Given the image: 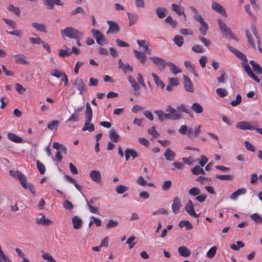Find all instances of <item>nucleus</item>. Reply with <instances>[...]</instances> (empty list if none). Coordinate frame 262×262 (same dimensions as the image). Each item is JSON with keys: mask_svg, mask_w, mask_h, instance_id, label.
I'll return each instance as SVG.
<instances>
[{"mask_svg": "<svg viewBox=\"0 0 262 262\" xmlns=\"http://www.w3.org/2000/svg\"><path fill=\"white\" fill-rule=\"evenodd\" d=\"M191 109L196 114H201L203 112V106L197 102H194L192 104Z\"/></svg>", "mask_w": 262, "mask_h": 262, "instance_id": "nucleus-29", "label": "nucleus"}, {"mask_svg": "<svg viewBox=\"0 0 262 262\" xmlns=\"http://www.w3.org/2000/svg\"><path fill=\"white\" fill-rule=\"evenodd\" d=\"M184 66L187 70L190 72H193L194 71V67L190 61L187 60L185 61Z\"/></svg>", "mask_w": 262, "mask_h": 262, "instance_id": "nucleus-61", "label": "nucleus"}, {"mask_svg": "<svg viewBox=\"0 0 262 262\" xmlns=\"http://www.w3.org/2000/svg\"><path fill=\"white\" fill-rule=\"evenodd\" d=\"M251 31L253 33V34L255 36V37H256V38L257 40V43H258V50L260 53H262V48H261L260 47V37L258 34V33H257V31L256 30V27L255 26H254V25L252 26Z\"/></svg>", "mask_w": 262, "mask_h": 262, "instance_id": "nucleus-30", "label": "nucleus"}, {"mask_svg": "<svg viewBox=\"0 0 262 262\" xmlns=\"http://www.w3.org/2000/svg\"><path fill=\"white\" fill-rule=\"evenodd\" d=\"M51 74L52 76L57 78H62V77L64 75L65 73L59 71L58 69H55L51 71Z\"/></svg>", "mask_w": 262, "mask_h": 262, "instance_id": "nucleus-42", "label": "nucleus"}, {"mask_svg": "<svg viewBox=\"0 0 262 262\" xmlns=\"http://www.w3.org/2000/svg\"><path fill=\"white\" fill-rule=\"evenodd\" d=\"M92 33L99 45H102L103 42H106L107 39L103 35L100 33L99 30L92 29Z\"/></svg>", "mask_w": 262, "mask_h": 262, "instance_id": "nucleus-10", "label": "nucleus"}, {"mask_svg": "<svg viewBox=\"0 0 262 262\" xmlns=\"http://www.w3.org/2000/svg\"><path fill=\"white\" fill-rule=\"evenodd\" d=\"M73 88L76 90V93L82 94L86 92V89L81 78H77L73 82Z\"/></svg>", "mask_w": 262, "mask_h": 262, "instance_id": "nucleus-6", "label": "nucleus"}, {"mask_svg": "<svg viewBox=\"0 0 262 262\" xmlns=\"http://www.w3.org/2000/svg\"><path fill=\"white\" fill-rule=\"evenodd\" d=\"M8 138L15 143H20L23 142L22 138L17 136L14 133H9L8 134Z\"/></svg>", "mask_w": 262, "mask_h": 262, "instance_id": "nucleus-25", "label": "nucleus"}, {"mask_svg": "<svg viewBox=\"0 0 262 262\" xmlns=\"http://www.w3.org/2000/svg\"><path fill=\"white\" fill-rule=\"evenodd\" d=\"M90 177L93 182L97 184L101 183V174L99 171L93 170L90 173Z\"/></svg>", "mask_w": 262, "mask_h": 262, "instance_id": "nucleus-13", "label": "nucleus"}, {"mask_svg": "<svg viewBox=\"0 0 262 262\" xmlns=\"http://www.w3.org/2000/svg\"><path fill=\"white\" fill-rule=\"evenodd\" d=\"M200 125L195 126L193 128H188L187 136L190 139H194L196 138L201 132Z\"/></svg>", "mask_w": 262, "mask_h": 262, "instance_id": "nucleus-9", "label": "nucleus"}, {"mask_svg": "<svg viewBox=\"0 0 262 262\" xmlns=\"http://www.w3.org/2000/svg\"><path fill=\"white\" fill-rule=\"evenodd\" d=\"M92 118L85 119L84 124L82 128V130L83 132L89 131L92 132L95 129V127L93 124L91 123Z\"/></svg>", "mask_w": 262, "mask_h": 262, "instance_id": "nucleus-18", "label": "nucleus"}, {"mask_svg": "<svg viewBox=\"0 0 262 262\" xmlns=\"http://www.w3.org/2000/svg\"><path fill=\"white\" fill-rule=\"evenodd\" d=\"M178 252L180 255L183 257H188L190 255V251L185 246L178 248Z\"/></svg>", "mask_w": 262, "mask_h": 262, "instance_id": "nucleus-27", "label": "nucleus"}, {"mask_svg": "<svg viewBox=\"0 0 262 262\" xmlns=\"http://www.w3.org/2000/svg\"><path fill=\"white\" fill-rule=\"evenodd\" d=\"M85 119L92 118V111L90 105L86 103V111L85 113Z\"/></svg>", "mask_w": 262, "mask_h": 262, "instance_id": "nucleus-57", "label": "nucleus"}, {"mask_svg": "<svg viewBox=\"0 0 262 262\" xmlns=\"http://www.w3.org/2000/svg\"><path fill=\"white\" fill-rule=\"evenodd\" d=\"M177 108L182 112L185 113L191 116L192 113L191 111L184 104H181L177 106Z\"/></svg>", "mask_w": 262, "mask_h": 262, "instance_id": "nucleus-50", "label": "nucleus"}, {"mask_svg": "<svg viewBox=\"0 0 262 262\" xmlns=\"http://www.w3.org/2000/svg\"><path fill=\"white\" fill-rule=\"evenodd\" d=\"M73 228L75 229H80L82 225V220L77 216H74L72 219Z\"/></svg>", "mask_w": 262, "mask_h": 262, "instance_id": "nucleus-21", "label": "nucleus"}, {"mask_svg": "<svg viewBox=\"0 0 262 262\" xmlns=\"http://www.w3.org/2000/svg\"><path fill=\"white\" fill-rule=\"evenodd\" d=\"M166 66H168L170 71L173 74L176 75L182 72V71L176 65H175L173 63L171 62H167Z\"/></svg>", "mask_w": 262, "mask_h": 262, "instance_id": "nucleus-28", "label": "nucleus"}, {"mask_svg": "<svg viewBox=\"0 0 262 262\" xmlns=\"http://www.w3.org/2000/svg\"><path fill=\"white\" fill-rule=\"evenodd\" d=\"M118 225V221L117 220L111 219L109 220L105 226L106 229H110L111 228H115Z\"/></svg>", "mask_w": 262, "mask_h": 262, "instance_id": "nucleus-38", "label": "nucleus"}, {"mask_svg": "<svg viewBox=\"0 0 262 262\" xmlns=\"http://www.w3.org/2000/svg\"><path fill=\"white\" fill-rule=\"evenodd\" d=\"M166 111H168L171 114L172 116L177 115L178 116V120L181 118V114L177 111L175 108L170 106H168L166 108Z\"/></svg>", "mask_w": 262, "mask_h": 262, "instance_id": "nucleus-46", "label": "nucleus"}, {"mask_svg": "<svg viewBox=\"0 0 262 262\" xmlns=\"http://www.w3.org/2000/svg\"><path fill=\"white\" fill-rule=\"evenodd\" d=\"M65 178L69 182L73 183L78 190H81L82 187L77 183L75 179H74L71 176L68 175H66Z\"/></svg>", "mask_w": 262, "mask_h": 262, "instance_id": "nucleus-39", "label": "nucleus"}, {"mask_svg": "<svg viewBox=\"0 0 262 262\" xmlns=\"http://www.w3.org/2000/svg\"><path fill=\"white\" fill-rule=\"evenodd\" d=\"M173 41L178 47H180L184 43V38L182 36L177 35L174 37Z\"/></svg>", "mask_w": 262, "mask_h": 262, "instance_id": "nucleus-44", "label": "nucleus"}, {"mask_svg": "<svg viewBox=\"0 0 262 262\" xmlns=\"http://www.w3.org/2000/svg\"><path fill=\"white\" fill-rule=\"evenodd\" d=\"M247 189L245 188H242L233 192L230 196V199L235 200L239 195L246 193Z\"/></svg>", "mask_w": 262, "mask_h": 262, "instance_id": "nucleus-26", "label": "nucleus"}, {"mask_svg": "<svg viewBox=\"0 0 262 262\" xmlns=\"http://www.w3.org/2000/svg\"><path fill=\"white\" fill-rule=\"evenodd\" d=\"M184 85L186 91L192 92L193 91L192 83L190 79L186 75H183Z\"/></svg>", "mask_w": 262, "mask_h": 262, "instance_id": "nucleus-19", "label": "nucleus"}, {"mask_svg": "<svg viewBox=\"0 0 262 262\" xmlns=\"http://www.w3.org/2000/svg\"><path fill=\"white\" fill-rule=\"evenodd\" d=\"M188 193L191 196H197L200 194V190L198 188L193 187L189 190Z\"/></svg>", "mask_w": 262, "mask_h": 262, "instance_id": "nucleus-60", "label": "nucleus"}, {"mask_svg": "<svg viewBox=\"0 0 262 262\" xmlns=\"http://www.w3.org/2000/svg\"><path fill=\"white\" fill-rule=\"evenodd\" d=\"M229 50L233 53L237 58L243 60L245 62H247V59L246 56L241 51L234 48L231 46H228Z\"/></svg>", "mask_w": 262, "mask_h": 262, "instance_id": "nucleus-15", "label": "nucleus"}, {"mask_svg": "<svg viewBox=\"0 0 262 262\" xmlns=\"http://www.w3.org/2000/svg\"><path fill=\"white\" fill-rule=\"evenodd\" d=\"M192 50L194 52L198 53H202L204 52V49L202 47V46L200 45H194L192 48Z\"/></svg>", "mask_w": 262, "mask_h": 262, "instance_id": "nucleus-62", "label": "nucleus"}, {"mask_svg": "<svg viewBox=\"0 0 262 262\" xmlns=\"http://www.w3.org/2000/svg\"><path fill=\"white\" fill-rule=\"evenodd\" d=\"M193 18L201 24L199 30L201 34L205 35L209 28L208 24L204 21L203 18L201 15H195L193 16Z\"/></svg>", "mask_w": 262, "mask_h": 262, "instance_id": "nucleus-5", "label": "nucleus"}, {"mask_svg": "<svg viewBox=\"0 0 262 262\" xmlns=\"http://www.w3.org/2000/svg\"><path fill=\"white\" fill-rule=\"evenodd\" d=\"M165 21L171 25L173 28H176L177 26V21L173 20L171 16H168L165 19Z\"/></svg>", "mask_w": 262, "mask_h": 262, "instance_id": "nucleus-52", "label": "nucleus"}, {"mask_svg": "<svg viewBox=\"0 0 262 262\" xmlns=\"http://www.w3.org/2000/svg\"><path fill=\"white\" fill-rule=\"evenodd\" d=\"M37 167L38 171L40 173V174H43L46 171V168L45 165L40 162L39 161H37Z\"/></svg>", "mask_w": 262, "mask_h": 262, "instance_id": "nucleus-63", "label": "nucleus"}, {"mask_svg": "<svg viewBox=\"0 0 262 262\" xmlns=\"http://www.w3.org/2000/svg\"><path fill=\"white\" fill-rule=\"evenodd\" d=\"M9 174L15 179L18 180L21 186L26 189L30 191L32 194L35 195V189L33 185L28 183L26 177L18 170H10L9 171Z\"/></svg>", "mask_w": 262, "mask_h": 262, "instance_id": "nucleus-1", "label": "nucleus"}, {"mask_svg": "<svg viewBox=\"0 0 262 262\" xmlns=\"http://www.w3.org/2000/svg\"><path fill=\"white\" fill-rule=\"evenodd\" d=\"M250 64L252 66L253 70L258 74H262V68L254 60H250Z\"/></svg>", "mask_w": 262, "mask_h": 262, "instance_id": "nucleus-35", "label": "nucleus"}, {"mask_svg": "<svg viewBox=\"0 0 262 262\" xmlns=\"http://www.w3.org/2000/svg\"><path fill=\"white\" fill-rule=\"evenodd\" d=\"M257 124L256 122H250L248 121H242L237 123L236 124V127L242 130H256L257 132L258 129H261L260 128L257 127Z\"/></svg>", "mask_w": 262, "mask_h": 262, "instance_id": "nucleus-4", "label": "nucleus"}, {"mask_svg": "<svg viewBox=\"0 0 262 262\" xmlns=\"http://www.w3.org/2000/svg\"><path fill=\"white\" fill-rule=\"evenodd\" d=\"M215 178L219 180H223V181H230L233 179V177L232 175H220L216 174Z\"/></svg>", "mask_w": 262, "mask_h": 262, "instance_id": "nucleus-49", "label": "nucleus"}, {"mask_svg": "<svg viewBox=\"0 0 262 262\" xmlns=\"http://www.w3.org/2000/svg\"><path fill=\"white\" fill-rule=\"evenodd\" d=\"M167 10L164 7H158L156 10V12L159 18H163L166 15Z\"/></svg>", "mask_w": 262, "mask_h": 262, "instance_id": "nucleus-36", "label": "nucleus"}, {"mask_svg": "<svg viewBox=\"0 0 262 262\" xmlns=\"http://www.w3.org/2000/svg\"><path fill=\"white\" fill-rule=\"evenodd\" d=\"M60 121L58 120H53L48 124V128L51 131L56 130L59 126Z\"/></svg>", "mask_w": 262, "mask_h": 262, "instance_id": "nucleus-31", "label": "nucleus"}, {"mask_svg": "<svg viewBox=\"0 0 262 262\" xmlns=\"http://www.w3.org/2000/svg\"><path fill=\"white\" fill-rule=\"evenodd\" d=\"M44 4L47 7L48 9H53L54 5L63 6V3L60 0H44Z\"/></svg>", "mask_w": 262, "mask_h": 262, "instance_id": "nucleus-17", "label": "nucleus"}, {"mask_svg": "<svg viewBox=\"0 0 262 262\" xmlns=\"http://www.w3.org/2000/svg\"><path fill=\"white\" fill-rule=\"evenodd\" d=\"M164 156L166 160L172 161L174 160L176 154L170 148H168L166 149Z\"/></svg>", "mask_w": 262, "mask_h": 262, "instance_id": "nucleus-22", "label": "nucleus"}, {"mask_svg": "<svg viewBox=\"0 0 262 262\" xmlns=\"http://www.w3.org/2000/svg\"><path fill=\"white\" fill-rule=\"evenodd\" d=\"M61 35L71 39L80 40L83 37V33L72 27H67L60 30Z\"/></svg>", "mask_w": 262, "mask_h": 262, "instance_id": "nucleus-2", "label": "nucleus"}, {"mask_svg": "<svg viewBox=\"0 0 262 262\" xmlns=\"http://www.w3.org/2000/svg\"><path fill=\"white\" fill-rule=\"evenodd\" d=\"M8 9L13 12L17 16L20 15V10L18 7H15L13 4H10L8 7Z\"/></svg>", "mask_w": 262, "mask_h": 262, "instance_id": "nucleus-48", "label": "nucleus"}, {"mask_svg": "<svg viewBox=\"0 0 262 262\" xmlns=\"http://www.w3.org/2000/svg\"><path fill=\"white\" fill-rule=\"evenodd\" d=\"M147 132L154 138H156L159 136V134L155 129L154 126H152L151 128L148 129Z\"/></svg>", "mask_w": 262, "mask_h": 262, "instance_id": "nucleus-59", "label": "nucleus"}, {"mask_svg": "<svg viewBox=\"0 0 262 262\" xmlns=\"http://www.w3.org/2000/svg\"><path fill=\"white\" fill-rule=\"evenodd\" d=\"M109 137L113 141L117 142L119 135L115 129H111L109 132Z\"/></svg>", "mask_w": 262, "mask_h": 262, "instance_id": "nucleus-34", "label": "nucleus"}, {"mask_svg": "<svg viewBox=\"0 0 262 262\" xmlns=\"http://www.w3.org/2000/svg\"><path fill=\"white\" fill-rule=\"evenodd\" d=\"M151 76L157 85L163 89L165 86L164 83L159 79V77L155 73H152Z\"/></svg>", "mask_w": 262, "mask_h": 262, "instance_id": "nucleus-43", "label": "nucleus"}, {"mask_svg": "<svg viewBox=\"0 0 262 262\" xmlns=\"http://www.w3.org/2000/svg\"><path fill=\"white\" fill-rule=\"evenodd\" d=\"M171 9L179 15H182V14L183 13V11H184V8L183 7L176 4H172L171 5Z\"/></svg>", "mask_w": 262, "mask_h": 262, "instance_id": "nucleus-32", "label": "nucleus"}, {"mask_svg": "<svg viewBox=\"0 0 262 262\" xmlns=\"http://www.w3.org/2000/svg\"><path fill=\"white\" fill-rule=\"evenodd\" d=\"M79 13H81L83 15L85 14L84 10L82 7H79L76 8L75 9L72 10L70 14L71 15H75Z\"/></svg>", "mask_w": 262, "mask_h": 262, "instance_id": "nucleus-55", "label": "nucleus"}, {"mask_svg": "<svg viewBox=\"0 0 262 262\" xmlns=\"http://www.w3.org/2000/svg\"><path fill=\"white\" fill-rule=\"evenodd\" d=\"M242 66L244 67L245 72L249 77L250 76V75L253 74V72H252L251 68L250 67L249 65L247 63V62H243Z\"/></svg>", "mask_w": 262, "mask_h": 262, "instance_id": "nucleus-58", "label": "nucleus"}, {"mask_svg": "<svg viewBox=\"0 0 262 262\" xmlns=\"http://www.w3.org/2000/svg\"><path fill=\"white\" fill-rule=\"evenodd\" d=\"M192 173L194 175H198L199 174H205V172L204 170L200 166L196 165L191 169Z\"/></svg>", "mask_w": 262, "mask_h": 262, "instance_id": "nucleus-40", "label": "nucleus"}, {"mask_svg": "<svg viewBox=\"0 0 262 262\" xmlns=\"http://www.w3.org/2000/svg\"><path fill=\"white\" fill-rule=\"evenodd\" d=\"M246 34L247 37L248 43L254 49H256L255 45L253 40V38L249 30H247L246 31Z\"/></svg>", "mask_w": 262, "mask_h": 262, "instance_id": "nucleus-51", "label": "nucleus"}, {"mask_svg": "<svg viewBox=\"0 0 262 262\" xmlns=\"http://www.w3.org/2000/svg\"><path fill=\"white\" fill-rule=\"evenodd\" d=\"M118 69L125 74L131 71V66L127 62L124 63L121 59H118Z\"/></svg>", "mask_w": 262, "mask_h": 262, "instance_id": "nucleus-14", "label": "nucleus"}, {"mask_svg": "<svg viewBox=\"0 0 262 262\" xmlns=\"http://www.w3.org/2000/svg\"><path fill=\"white\" fill-rule=\"evenodd\" d=\"M179 226L181 228L185 227L186 230H190L193 228L192 225L188 221H181L179 223Z\"/></svg>", "mask_w": 262, "mask_h": 262, "instance_id": "nucleus-37", "label": "nucleus"}, {"mask_svg": "<svg viewBox=\"0 0 262 262\" xmlns=\"http://www.w3.org/2000/svg\"><path fill=\"white\" fill-rule=\"evenodd\" d=\"M212 9L216 11L217 12L222 14H225L226 12L225 9L223 8V7L220 4L215 2H213L212 3Z\"/></svg>", "mask_w": 262, "mask_h": 262, "instance_id": "nucleus-23", "label": "nucleus"}, {"mask_svg": "<svg viewBox=\"0 0 262 262\" xmlns=\"http://www.w3.org/2000/svg\"><path fill=\"white\" fill-rule=\"evenodd\" d=\"M137 43L140 48H143V50L146 52L148 50V43L145 40H138Z\"/></svg>", "mask_w": 262, "mask_h": 262, "instance_id": "nucleus-45", "label": "nucleus"}, {"mask_svg": "<svg viewBox=\"0 0 262 262\" xmlns=\"http://www.w3.org/2000/svg\"><path fill=\"white\" fill-rule=\"evenodd\" d=\"M216 93L220 97H224L227 95V92L222 88H219L216 90Z\"/></svg>", "mask_w": 262, "mask_h": 262, "instance_id": "nucleus-64", "label": "nucleus"}, {"mask_svg": "<svg viewBox=\"0 0 262 262\" xmlns=\"http://www.w3.org/2000/svg\"><path fill=\"white\" fill-rule=\"evenodd\" d=\"M42 257L43 259H44L45 260H47V261L56 262V261L54 259V258L49 253L42 252Z\"/></svg>", "mask_w": 262, "mask_h": 262, "instance_id": "nucleus-54", "label": "nucleus"}, {"mask_svg": "<svg viewBox=\"0 0 262 262\" xmlns=\"http://www.w3.org/2000/svg\"><path fill=\"white\" fill-rule=\"evenodd\" d=\"M216 250L217 248L215 246L211 248L206 253L207 257L210 258L213 257L216 253Z\"/></svg>", "mask_w": 262, "mask_h": 262, "instance_id": "nucleus-56", "label": "nucleus"}, {"mask_svg": "<svg viewBox=\"0 0 262 262\" xmlns=\"http://www.w3.org/2000/svg\"><path fill=\"white\" fill-rule=\"evenodd\" d=\"M79 115L78 113L75 112L66 120L67 124L76 122L79 121Z\"/></svg>", "mask_w": 262, "mask_h": 262, "instance_id": "nucleus-33", "label": "nucleus"}, {"mask_svg": "<svg viewBox=\"0 0 262 262\" xmlns=\"http://www.w3.org/2000/svg\"><path fill=\"white\" fill-rule=\"evenodd\" d=\"M32 26L38 31L43 32H46V30L45 26L43 24H38V23L34 22L32 23Z\"/></svg>", "mask_w": 262, "mask_h": 262, "instance_id": "nucleus-47", "label": "nucleus"}, {"mask_svg": "<svg viewBox=\"0 0 262 262\" xmlns=\"http://www.w3.org/2000/svg\"><path fill=\"white\" fill-rule=\"evenodd\" d=\"M107 24L109 26V29L107 31V34L109 33L117 34L119 32L120 27L117 23L114 21L108 20Z\"/></svg>", "mask_w": 262, "mask_h": 262, "instance_id": "nucleus-12", "label": "nucleus"}, {"mask_svg": "<svg viewBox=\"0 0 262 262\" xmlns=\"http://www.w3.org/2000/svg\"><path fill=\"white\" fill-rule=\"evenodd\" d=\"M218 25L220 30L225 36H228L230 38L236 39V37L232 32L230 28L227 27L225 23L221 19L219 18L217 19Z\"/></svg>", "mask_w": 262, "mask_h": 262, "instance_id": "nucleus-3", "label": "nucleus"}, {"mask_svg": "<svg viewBox=\"0 0 262 262\" xmlns=\"http://www.w3.org/2000/svg\"><path fill=\"white\" fill-rule=\"evenodd\" d=\"M185 209L186 211L191 216H193L196 218L199 217L200 216V213H195L194 209V205L193 204L192 201L191 200L188 201L185 207Z\"/></svg>", "mask_w": 262, "mask_h": 262, "instance_id": "nucleus-11", "label": "nucleus"}, {"mask_svg": "<svg viewBox=\"0 0 262 262\" xmlns=\"http://www.w3.org/2000/svg\"><path fill=\"white\" fill-rule=\"evenodd\" d=\"M182 207L181 201L179 197L176 196L174 198L171 205L172 211L174 214L178 212L179 210Z\"/></svg>", "mask_w": 262, "mask_h": 262, "instance_id": "nucleus-16", "label": "nucleus"}, {"mask_svg": "<svg viewBox=\"0 0 262 262\" xmlns=\"http://www.w3.org/2000/svg\"><path fill=\"white\" fill-rule=\"evenodd\" d=\"M133 52L136 57L141 63L143 64L145 63L147 58L146 56L143 52H139L135 50L133 51Z\"/></svg>", "mask_w": 262, "mask_h": 262, "instance_id": "nucleus-20", "label": "nucleus"}, {"mask_svg": "<svg viewBox=\"0 0 262 262\" xmlns=\"http://www.w3.org/2000/svg\"><path fill=\"white\" fill-rule=\"evenodd\" d=\"M36 223L39 225L49 226L53 224V222L51 219L46 217L45 215L40 213L35 219Z\"/></svg>", "mask_w": 262, "mask_h": 262, "instance_id": "nucleus-7", "label": "nucleus"}, {"mask_svg": "<svg viewBox=\"0 0 262 262\" xmlns=\"http://www.w3.org/2000/svg\"><path fill=\"white\" fill-rule=\"evenodd\" d=\"M65 48H67V50H62L59 49L58 50V55L61 57H64L66 56H70L71 54V52L70 51V49L68 48L65 45Z\"/></svg>", "mask_w": 262, "mask_h": 262, "instance_id": "nucleus-41", "label": "nucleus"}, {"mask_svg": "<svg viewBox=\"0 0 262 262\" xmlns=\"http://www.w3.org/2000/svg\"><path fill=\"white\" fill-rule=\"evenodd\" d=\"M250 217L256 223H262V217L258 213H253L251 215Z\"/></svg>", "mask_w": 262, "mask_h": 262, "instance_id": "nucleus-53", "label": "nucleus"}, {"mask_svg": "<svg viewBox=\"0 0 262 262\" xmlns=\"http://www.w3.org/2000/svg\"><path fill=\"white\" fill-rule=\"evenodd\" d=\"M150 59L153 63L159 68L160 71L164 70L167 63L163 59L156 56H151L150 57Z\"/></svg>", "mask_w": 262, "mask_h": 262, "instance_id": "nucleus-8", "label": "nucleus"}, {"mask_svg": "<svg viewBox=\"0 0 262 262\" xmlns=\"http://www.w3.org/2000/svg\"><path fill=\"white\" fill-rule=\"evenodd\" d=\"M15 59L16 63L21 64H27L28 62L26 59L25 56L23 54H16L13 56Z\"/></svg>", "mask_w": 262, "mask_h": 262, "instance_id": "nucleus-24", "label": "nucleus"}]
</instances>
